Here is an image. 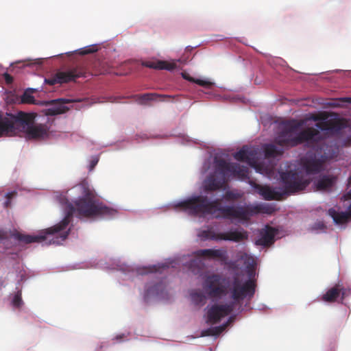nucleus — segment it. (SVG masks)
<instances>
[{
    "mask_svg": "<svg viewBox=\"0 0 351 351\" xmlns=\"http://www.w3.org/2000/svg\"><path fill=\"white\" fill-rule=\"evenodd\" d=\"M265 158L263 162L261 161V155L258 149L243 147L240 151L235 153L234 158L239 161L246 162L253 167L257 173L266 176L269 178L279 176L282 189L273 190L268 186H261L250 180L248 169L245 167L230 165L225 158L221 156L210 158L203 165L202 174L205 179L202 183L201 193L209 192L225 186L226 182L230 178H237L241 180H249V184L265 199H278L283 194L295 192L304 189L308 184L310 180L314 179V185L317 190H325L331 186L335 178L327 176H319L315 179L312 176L324 169L325 162L333 158L335 152L332 147L322 146L320 152L314 158L308 154L306 158L302 159L299 167H289L287 172H278L274 171V164L269 160L271 157L281 154L282 150L277 149L273 145H267L264 147Z\"/></svg>",
    "mask_w": 351,
    "mask_h": 351,
    "instance_id": "1",
    "label": "nucleus"
},
{
    "mask_svg": "<svg viewBox=\"0 0 351 351\" xmlns=\"http://www.w3.org/2000/svg\"><path fill=\"white\" fill-rule=\"evenodd\" d=\"M256 260L254 257L239 252L237 266L242 274L226 279L216 274H207L202 287L213 301L205 308L204 319L208 324H215L226 317L242 300L250 298L255 292Z\"/></svg>",
    "mask_w": 351,
    "mask_h": 351,
    "instance_id": "2",
    "label": "nucleus"
},
{
    "mask_svg": "<svg viewBox=\"0 0 351 351\" xmlns=\"http://www.w3.org/2000/svg\"><path fill=\"white\" fill-rule=\"evenodd\" d=\"M56 197L60 204L64 206L66 214L59 223L32 235L14 233V239L25 243L39 242L59 245L68 236L71 215H76L81 218L97 219L111 218L118 213L117 208L100 202L95 190L86 182L75 186L65 193H58Z\"/></svg>",
    "mask_w": 351,
    "mask_h": 351,
    "instance_id": "3",
    "label": "nucleus"
},
{
    "mask_svg": "<svg viewBox=\"0 0 351 351\" xmlns=\"http://www.w3.org/2000/svg\"><path fill=\"white\" fill-rule=\"evenodd\" d=\"M172 206L176 210L206 218H227L232 223H244L254 214L259 213L269 214L274 210L268 204H252L244 208H223L221 203L217 202L209 203L207 198L202 195H195L182 200L175 201Z\"/></svg>",
    "mask_w": 351,
    "mask_h": 351,
    "instance_id": "4",
    "label": "nucleus"
},
{
    "mask_svg": "<svg viewBox=\"0 0 351 351\" xmlns=\"http://www.w3.org/2000/svg\"><path fill=\"white\" fill-rule=\"evenodd\" d=\"M329 122L328 118L311 115L302 123L293 122L282 125L280 128V134L276 138V142L284 146H294L300 143L314 146L324 136L337 130L336 127Z\"/></svg>",
    "mask_w": 351,
    "mask_h": 351,
    "instance_id": "5",
    "label": "nucleus"
},
{
    "mask_svg": "<svg viewBox=\"0 0 351 351\" xmlns=\"http://www.w3.org/2000/svg\"><path fill=\"white\" fill-rule=\"evenodd\" d=\"M51 134L46 125L34 123L27 114L19 117L0 116V136L24 135L29 139H45Z\"/></svg>",
    "mask_w": 351,
    "mask_h": 351,
    "instance_id": "6",
    "label": "nucleus"
},
{
    "mask_svg": "<svg viewBox=\"0 0 351 351\" xmlns=\"http://www.w3.org/2000/svg\"><path fill=\"white\" fill-rule=\"evenodd\" d=\"M226 252L222 249L201 250L194 252L192 255H184L177 260L182 265L187 264V266L192 271L195 272V267H200L204 262L210 259H222L225 257Z\"/></svg>",
    "mask_w": 351,
    "mask_h": 351,
    "instance_id": "7",
    "label": "nucleus"
},
{
    "mask_svg": "<svg viewBox=\"0 0 351 351\" xmlns=\"http://www.w3.org/2000/svg\"><path fill=\"white\" fill-rule=\"evenodd\" d=\"M197 236L202 240L229 241L241 242L247 239V232L241 228L231 229L227 232H216L213 228L201 230Z\"/></svg>",
    "mask_w": 351,
    "mask_h": 351,
    "instance_id": "8",
    "label": "nucleus"
},
{
    "mask_svg": "<svg viewBox=\"0 0 351 351\" xmlns=\"http://www.w3.org/2000/svg\"><path fill=\"white\" fill-rule=\"evenodd\" d=\"M348 196L351 197V177L348 184ZM347 199L344 200L343 206L348 208V211L340 210L339 208H332L328 210L329 215L332 218L335 224L343 226L346 223L351 215V202L346 203Z\"/></svg>",
    "mask_w": 351,
    "mask_h": 351,
    "instance_id": "9",
    "label": "nucleus"
},
{
    "mask_svg": "<svg viewBox=\"0 0 351 351\" xmlns=\"http://www.w3.org/2000/svg\"><path fill=\"white\" fill-rule=\"evenodd\" d=\"M82 75L78 69H73L68 71L58 72L53 77L45 79V82L50 85L62 84L75 80Z\"/></svg>",
    "mask_w": 351,
    "mask_h": 351,
    "instance_id": "10",
    "label": "nucleus"
},
{
    "mask_svg": "<svg viewBox=\"0 0 351 351\" xmlns=\"http://www.w3.org/2000/svg\"><path fill=\"white\" fill-rule=\"evenodd\" d=\"M123 274L125 276L127 279H130L136 275H147L152 274L154 271V267L151 265H138L136 267H132L128 265H122L119 269Z\"/></svg>",
    "mask_w": 351,
    "mask_h": 351,
    "instance_id": "11",
    "label": "nucleus"
},
{
    "mask_svg": "<svg viewBox=\"0 0 351 351\" xmlns=\"http://www.w3.org/2000/svg\"><path fill=\"white\" fill-rule=\"evenodd\" d=\"M276 234V229L266 226L260 231L258 239L256 241V244L263 246L271 244L274 242Z\"/></svg>",
    "mask_w": 351,
    "mask_h": 351,
    "instance_id": "12",
    "label": "nucleus"
},
{
    "mask_svg": "<svg viewBox=\"0 0 351 351\" xmlns=\"http://www.w3.org/2000/svg\"><path fill=\"white\" fill-rule=\"evenodd\" d=\"M46 103L43 106H47L45 110V113L47 115H55L65 112L68 108L64 105V101L62 99L57 101H45Z\"/></svg>",
    "mask_w": 351,
    "mask_h": 351,
    "instance_id": "13",
    "label": "nucleus"
},
{
    "mask_svg": "<svg viewBox=\"0 0 351 351\" xmlns=\"http://www.w3.org/2000/svg\"><path fill=\"white\" fill-rule=\"evenodd\" d=\"M340 291L341 292V298H345L347 295V290L342 289L339 287V285L330 289L326 294L323 295V300L325 302H333L339 295Z\"/></svg>",
    "mask_w": 351,
    "mask_h": 351,
    "instance_id": "14",
    "label": "nucleus"
},
{
    "mask_svg": "<svg viewBox=\"0 0 351 351\" xmlns=\"http://www.w3.org/2000/svg\"><path fill=\"white\" fill-rule=\"evenodd\" d=\"M178 62H182L181 60H170V61H166V60H155V69H165L167 71H173L174 69H178V66L177 65Z\"/></svg>",
    "mask_w": 351,
    "mask_h": 351,
    "instance_id": "15",
    "label": "nucleus"
},
{
    "mask_svg": "<svg viewBox=\"0 0 351 351\" xmlns=\"http://www.w3.org/2000/svg\"><path fill=\"white\" fill-rule=\"evenodd\" d=\"M141 295L145 302H149L152 300L154 297V283L152 280L144 285Z\"/></svg>",
    "mask_w": 351,
    "mask_h": 351,
    "instance_id": "16",
    "label": "nucleus"
},
{
    "mask_svg": "<svg viewBox=\"0 0 351 351\" xmlns=\"http://www.w3.org/2000/svg\"><path fill=\"white\" fill-rule=\"evenodd\" d=\"M33 90H34V89L30 88L24 93L21 97L22 102L39 106H43L45 104L46 102L45 101H38L32 96L31 92Z\"/></svg>",
    "mask_w": 351,
    "mask_h": 351,
    "instance_id": "17",
    "label": "nucleus"
},
{
    "mask_svg": "<svg viewBox=\"0 0 351 351\" xmlns=\"http://www.w3.org/2000/svg\"><path fill=\"white\" fill-rule=\"evenodd\" d=\"M182 75L184 79H186L190 82H195V83L199 84V86H204L206 88H209L213 84V82H212L210 80H208L207 78L195 79L193 77H190L189 75V74H187L186 73H182Z\"/></svg>",
    "mask_w": 351,
    "mask_h": 351,
    "instance_id": "18",
    "label": "nucleus"
},
{
    "mask_svg": "<svg viewBox=\"0 0 351 351\" xmlns=\"http://www.w3.org/2000/svg\"><path fill=\"white\" fill-rule=\"evenodd\" d=\"M228 323L223 324L219 326L213 327L202 332L204 336H217L221 333L226 328Z\"/></svg>",
    "mask_w": 351,
    "mask_h": 351,
    "instance_id": "19",
    "label": "nucleus"
},
{
    "mask_svg": "<svg viewBox=\"0 0 351 351\" xmlns=\"http://www.w3.org/2000/svg\"><path fill=\"white\" fill-rule=\"evenodd\" d=\"M190 296L191 301L197 305L202 304L206 299L205 295L202 293L197 291H193L191 293Z\"/></svg>",
    "mask_w": 351,
    "mask_h": 351,
    "instance_id": "20",
    "label": "nucleus"
},
{
    "mask_svg": "<svg viewBox=\"0 0 351 351\" xmlns=\"http://www.w3.org/2000/svg\"><path fill=\"white\" fill-rule=\"evenodd\" d=\"M152 94H144L141 96H135V101L141 105H147L151 104L153 100Z\"/></svg>",
    "mask_w": 351,
    "mask_h": 351,
    "instance_id": "21",
    "label": "nucleus"
},
{
    "mask_svg": "<svg viewBox=\"0 0 351 351\" xmlns=\"http://www.w3.org/2000/svg\"><path fill=\"white\" fill-rule=\"evenodd\" d=\"M12 305L14 308H20L23 305V301L21 299V295L20 292H18L12 296Z\"/></svg>",
    "mask_w": 351,
    "mask_h": 351,
    "instance_id": "22",
    "label": "nucleus"
},
{
    "mask_svg": "<svg viewBox=\"0 0 351 351\" xmlns=\"http://www.w3.org/2000/svg\"><path fill=\"white\" fill-rule=\"evenodd\" d=\"M9 240L4 237L3 232L0 231V253H3L5 249L8 247Z\"/></svg>",
    "mask_w": 351,
    "mask_h": 351,
    "instance_id": "23",
    "label": "nucleus"
},
{
    "mask_svg": "<svg viewBox=\"0 0 351 351\" xmlns=\"http://www.w3.org/2000/svg\"><path fill=\"white\" fill-rule=\"evenodd\" d=\"M98 50V47L96 45H92L84 48L79 49V53L85 55L90 53L95 52Z\"/></svg>",
    "mask_w": 351,
    "mask_h": 351,
    "instance_id": "24",
    "label": "nucleus"
},
{
    "mask_svg": "<svg viewBox=\"0 0 351 351\" xmlns=\"http://www.w3.org/2000/svg\"><path fill=\"white\" fill-rule=\"evenodd\" d=\"M99 161V158L97 156H93L90 160L88 169L90 171H93L94 167L96 166Z\"/></svg>",
    "mask_w": 351,
    "mask_h": 351,
    "instance_id": "25",
    "label": "nucleus"
},
{
    "mask_svg": "<svg viewBox=\"0 0 351 351\" xmlns=\"http://www.w3.org/2000/svg\"><path fill=\"white\" fill-rule=\"evenodd\" d=\"M226 196L228 199H235L239 196V194L234 191H226Z\"/></svg>",
    "mask_w": 351,
    "mask_h": 351,
    "instance_id": "26",
    "label": "nucleus"
},
{
    "mask_svg": "<svg viewBox=\"0 0 351 351\" xmlns=\"http://www.w3.org/2000/svg\"><path fill=\"white\" fill-rule=\"evenodd\" d=\"M195 143V142L191 139V138H189V136H183L182 137V143L183 144H190V143Z\"/></svg>",
    "mask_w": 351,
    "mask_h": 351,
    "instance_id": "27",
    "label": "nucleus"
},
{
    "mask_svg": "<svg viewBox=\"0 0 351 351\" xmlns=\"http://www.w3.org/2000/svg\"><path fill=\"white\" fill-rule=\"evenodd\" d=\"M315 226L316 227L313 228V230H316V231L323 230L324 228V223L322 222H320V221L317 223L315 224Z\"/></svg>",
    "mask_w": 351,
    "mask_h": 351,
    "instance_id": "28",
    "label": "nucleus"
},
{
    "mask_svg": "<svg viewBox=\"0 0 351 351\" xmlns=\"http://www.w3.org/2000/svg\"><path fill=\"white\" fill-rule=\"evenodd\" d=\"M142 65L147 66V67H149V68H152L154 66V64L152 62H144L143 61V62H142Z\"/></svg>",
    "mask_w": 351,
    "mask_h": 351,
    "instance_id": "29",
    "label": "nucleus"
},
{
    "mask_svg": "<svg viewBox=\"0 0 351 351\" xmlns=\"http://www.w3.org/2000/svg\"><path fill=\"white\" fill-rule=\"evenodd\" d=\"M43 58H38V59H35L34 60V62H32V64H41L43 61Z\"/></svg>",
    "mask_w": 351,
    "mask_h": 351,
    "instance_id": "30",
    "label": "nucleus"
},
{
    "mask_svg": "<svg viewBox=\"0 0 351 351\" xmlns=\"http://www.w3.org/2000/svg\"><path fill=\"white\" fill-rule=\"evenodd\" d=\"M5 80L8 83H10L12 82V77L9 75H5Z\"/></svg>",
    "mask_w": 351,
    "mask_h": 351,
    "instance_id": "31",
    "label": "nucleus"
},
{
    "mask_svg": "<svg viewBox=\"0 0 351 351\" xmlns=\"http://www.w3.org/2000/svg\"><path fill=\"white\" fill-rule=\"evenodd\" d=\"M14 191H12V192H10V193H7V195H6V196L9 198V197H10L13 196V195H14Z\"/></svg>",
    "mask_w": 351,
    "mask_h": 351,
    "instance_id": "32",
    "label": "nucleus"
},
{
    "mask_svg": "<svg viewBox=\"0 0 351 351\" xmlns=\"http://www.w3.org/2000/svg\"><path fill=\"white\" fill-rule=\"evenodd\" d=\"M9 204H10V203H9V202H8V201H6V202H5V206H8Z\"/></svg>",
    "mask_w": 351,
    "mask_h": 351,
    "instance_id": "33",
    "label": "nucleus"
},
{
    "mask_svg": "<svg viewBox=\"0 0 351 351\" xmlns=\"http://www.w3.org/2000/svg\"><path fill=\"white\" fill-rule=\"evenodd\" d=\"M170 265H171V267H176V265H175V263H174L173 262H171V263H170Z\"/></svg>",
    "mask_w": 351,
    "mask_h": 351,
    "instance_id": "34",
    "label": "nucleus"
}]
</instances>
